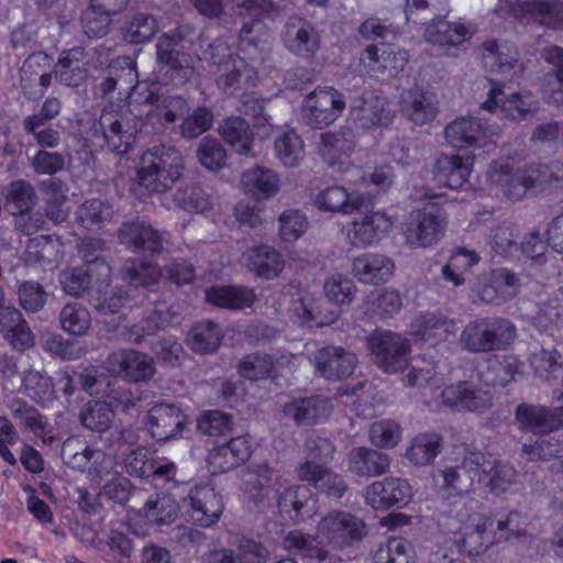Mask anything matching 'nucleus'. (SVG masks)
<instances>
[{
  "label": "nucleus",
  "instance_id": "obj_1",
  "mask_svg": "<svg viewBox=\"0 0 563 563\" xmlns=\"http://www.w3.org/2000/svg\"><path fill=\"white\" fill-rule=\"evenodd\" d=\"M195 33V26L186 23L163 32L157 37L155 62L158 73L175 86L187 84L195 74L194 57L180 49V46L189 42Z\"/></svg>",
  "mask_w": 563,
  "mask_h": 563
},
{
  "label": "nucleus",
  "instance_id": "obj_2",
  "mask_svg": "<svg viewBox=\"0 0 563 563\" xmlns=\"http://www.w3.org/2000/svg\"><path fill=\"white\" fill-rule=\"evenodd\" d=\"M517 334L511 321L504 318H478L470 321L460 334V345L471 353L505 351Z\"/></svg>",
  "mask_w": 563,
  "mask_h": 563
},
{
  "label": "nucleus",
  "instance_id": "obj_3",
  "mask_svg": "<svg viewBox=\"0 0 563 563\" xmlns=\"http://www.w3.org/2000/svg\"><path fill=\"white\" fill-rule=\"evenodd\" d=\"M184 169L181 153L172 146H154L141 158L137 175L140 184L155 192H163L180 178Z\"/></svg>",
  "mask_w": 563,
  "mask_h": 563
},
{
  "label": "nucleus",
  "instance_id": "obj_4",
  "mask_svg": "<svg viewBox=\"0 0 563 563\" xmlns=\"http://www.w3.org/2000/svg\"><path fill=\"white\" fill-rule=\"evenodd\" d=\"M365 536L364 521L347 511H330L317 526V538L336 549L353 547Z\"/></svg>",
  "mask_w": 563,
  "mask_h": 563
},
{
  "label": "nucleus",
  "instance_id": "obj_5",
  "mask_svg": "<svg viewBox=\"0 0 563 563\" xmlns=\"http://www.w3.org/2000/svg\"><path fill=\"white\" fill-rule=\"evenodd\" d=\"M374 363L385 373L394 374L409 365L410 343L399 333L374 331L367 339Z\"/></svg>",
  "mask_w": 563,
  "mask_h": 563
},
{
  "label": "nucleus",
  "instance_id": "obj_6",
  "mask_svg": "<svg viewBox=\"0 0 563 563\" xmlns=\"http://www.w3.org/2000/svg\"><path fill=\"white\" fill-rule=\"evenodd\" d=\"M344 96L333 87H318L301 103V118L312 129L332 124L345 109Z\"/></svg>",
  "mask_w": 563,
  "mask_h": 563
},
{
  "label": "nucleus",
  "instance_id": "obj_7",
  "mask_svg": "<svg viewBox=\"0 0 563 563\" xmlns=\"http://www.w3.org/2000/svg\"><path fill=\"white\" fill-rule=\"evenodd\" d=\"M486 470V456L479 451H471L455 465H444L438 471L442 478L440 489L446 496H463L473 490L475 478Z\"/></svg>",
  "mask_w": 563,
  "mask_h": 563
},
{
  "label": "nucleus",
  "instance_id": "obj_8",
  "mask_svg": "<svg viewBox=\"0 0 563 563\" xmlns=\"http://www.w3.org/2000/svg\"><path fill=\"white\" fill-rule=\"evenodd\" d=\"M108 373L132 384L148 383L156 374L154 358L134 349H120L104 361Z\"/></svg>",
  "mask_w": 563,
  "mask_h": 563
},
{
  "label": "nucleus",
  "instance_id": "obj_9",
  "mask_svg": "<svg viewBox=\"0 0 563 563\" xmlns=\"http://www.w3.org/2000/svg\"><path fill=\"white\" fill-rule=\"evenodd\" d=\"M498 133L475 117H460L444 129L446 142L454 148L486 147Z\"/></svg>",
  "mask_w": 563,
  "mask_h": 563
},
{
  "label": "nucleus",
  "instance_id": "obj_10",
  "mask_svg": "<svg viewBox=\"0 0 563 563\" xmlns=\"http://www.w3.org/2000/svg\"><path fill=\"white\" fill-rule=\"evenodd\" d=\"M358 217L352 221L346 238L355 247H367L377 243L393 227L391 220L382 211L374 210L371 198L369 208L366 211H356Z\"/></svg>",
  "mask_w": 563,
  "mask_h": 563
},
{
  "label": "nucleus",
  "instance_id": "obj_11",
  "mask_svg": "<svg viewBox=\"0 0 563 563\" xmlns=\"http://www.w3.org/2000/svg\"><path fill=\"white\" fill-rule=\"evenodd\" d=\"M528 176V165L515 166L508 158L493 162L487 170L490 184L512 200H521L528 191L533 190L532 185L526 181Z\"/></svg>",
  "mask_w": 563,
  "mask_h": 563
},
{
  "label": "nucleus",
  "instance_id": "obj_12",
  "mask_svg": "<svg viewBox=\"0 0 563 563\" xmlns=\"http://www.w3.org/2000/svg\"><path fill=\"white\" fill-rule=\"evenodd\" d=\"M445 227L444 210L434 203L426 205L417 211L406 232V241L415 246H429L442 238Z\"/></svg>",
  "mask_w": 563,
  "mask_h": 563
},
{
  "label": "nucleus",
  "instance_id": "obj_13",
  "mask_svg": "<svg viewBox=\"0 0 563 563\" xmlns=\"http://www.w3.org/2000/svg\"><path fill=\"white\" fill-rule=\"evenodd\" d=\"M350 115L356 128L368 130L389 124L394 112L386 97L366 91L354 101Z\"/></svg>",
  "mask_w": 563,
  "mask_h": 563
},
{
  "label": "nucleus",
  "instance_id": "obj_14",
  "mask_svg": "<svg viewBox=\"0 0 563 563\" xmlns=\"http://www.w3.org/2000/svg\"><path fill=\"white\" fill-rule=\"evenodd\" d=\"M102 139L108 148L118 155L126 153L139 129L115 109L106 107L98 121Z\"/></svg>",
  "mask_w": 563,
  "mask_h": 563
},
{
  "label": "nucleus",
  "instance_id": "obj_15",
  "mask_svg": "<svg viewBox=\"0 0 563 563\" xmlns=\"http://www.w3.org/2000/svg\"><path fill=\"white\" fill-rule=\"evenodd\" d=\"M186 423L187 416L178 406L156 402L147 411L145 426L153 439L167 441L180 434Z\"/></svg>",
  "mask_w": 563,
  "mask_h": 563
},
{
  "label": "nucleus",
  "instance_id": "obj_16",
  "mask_svg": "<svg viewBox=\"0 0 563 563\" xmlns=\"http://www.w3.org/2000/svg\"><path fill=\"white\" fill-rule=\"evenodd\" d=\"M119 240L133 252L159 254L164 243L168 241L166 231H158L144 221H131L121 225L118 231Z\"/></svg>",
  "mask_w": 563,
  "mask_h": 563
},
{
  "label": "nucleus",
  "instance_id": "obj_17",
  "mask_svg": "<svg viewBox=\"0 0 563 563\" xmlns=\"http://www.w3.org/2000/svg\"><path fill=\"white\" fill-rule=\"evenodd\" d=\"M313 364L321 377L328 380H341L353 374L357 357L343 346L327 345L317 350Z\"/></svg>",
  "mask_w": 563,
  "mask_h": 563
},
{
  "label": "nucleus",
  "instance_id": "obj_18",
  "mask_svg": "<svg viewBox=\"0 0 563 563\" xmlns=\"http://www.w3.org/2000/svg\"><path fill=\"white\" fill-rule=\"evenodd\" d=\"M313 203L323 212L351 216L356 211H366L371 205V196L347 192L341 186H330L316 195Z\"/></svg>",
  "mask_w": 563,
  "mask_h": 563
},
{
  "label": "nucleus",
  "instance_id": "obj_19",
  "mask_svg": "<svg viewBox=\"0 0 563 563\" xmlns=\"http://www.w3.org/2000/svg\"><path fill=\"white\" fill-rule=\"evenodd\" d=\"M515 419L519 429L533 433H545L563 428V407L548 408L522 402L517 406Z\"/></svg>",
  "mask_w": 563,
  "mask_h": 563
},
{
  "label": "nucleus",
  "instance_id": "obj_20",
  "mask_svg": "<svg viewBox=\"0 0 563 563\" xmlns=\"http://www.w3.org/2000/svg\"><path fill=\"white\" fill-rule=\"evenodd\" d=\"M411 495L409 483L396 477H386L383 481L374 482L364 490L366 504L374 509L400 508L407 505Z\"/></svg>",
  "mask_w": 563,
  "mask_h": 563
},
{
  "label": "nucleus",
  "instance_id": "obj_21",
  "mask_svg": "<svg viewBox=\"0 0 563 563\" xmlns=\"http://www.w3.org/2000/svg\"><path fill=\"white\" fill-rule=\"evenodd\" d=\"M185 503L189 519L202 527L216 523L223 511L221 497L208 485L191 488Z\"/></svg>",
  "mask_w": 563,
  "mask_h": 563
},
{
  "label": "nucleus",
  "instance_id": "obj_22",
  "mask_svg": "<svg viewBox=\"0 0 563 563\" xmlns=\"http://www.w3.org/2000/svg\"><path fill=\"white\" fill-rule=\"evenodd\" d=\"M487 522L488 519L482 514L467 515V520L454 533L453 544L460 554L473 556L485 552L492 543Z\"/></svg>",
  "mask_w": 563,
  "mask_h": 563
},
{
  "label": "nucleus",
  "instance_id": "obj_23",
  "mask_svg": "<svg viewBox=\"0 0 563 563\" xmlns=\"http://www.w3.org/2000/svg\"><path fill=\"white\" fill-rule=\"evenodd\" d=\"M446 407L457 411H484L490 408L493 397L489 391L477 388L467 382L450 385L442 390Z\"/></svg>",
  "mask_w": 563,
  "mask_h": 563
},
{
  "label": "nucleus",
  "instance_id": "obj_24",
  "mask_svg": "<svg viewBox=\"0 0 563 563\" xmlns=\"http://www.w3.org/2000/svg\"><path fill=\"white\" fill-rule=\"evenodd\" d=\"M296 475L299 481L310 483L330 498L340 499L349 489L341 475L312 461L297 465Z\"/></svg>",
  "mask_w": 563,
  "mask_h": 563
},
{
  "label": "nucleus",
  "instance_id": "obj_25",
  "mask_svg": "<svg viewBox=\"0 0 563 563\" xmlns=\"http://www.w3.org/2000/svg\"><path fill=\"white\" fill-rule=\"evenodd\" d=\"M176 312L165 301H157L152 310L146 311L143 318L131 325L119 328L120 335L132 343H139L145 335H153L173 322Z\"/></svg>",
  "mask_w": 563,
  "mask_h": 563
},
{
  "label": "nucleus",
  "instance_id": "obj_26",
  "mask_svg": "<svg viewBox=\"0 0 563 563\" xmlns=\"http://www.w3.org/2000/svg\"><path fill=\"white\" fill-rule=\"evenodd\" d=\"M283 41L289 52L301 57H311L319 48V36L313 25L300 16L287 21Z\"/></svg>",
  "mask_w": 563,
  "mask_h": 563
},
{
  "label": "nucleus",
  "instance_id": "obj_27",
  "mask_svg": "<svg viewBox=\"0 0 563 563\" xmlns=\"http://www.w3.org/2000/svg\"><path fill=\"white\" fill-rule=\"evenodd\" d=\"M332 411L330 400L321 395L295 398L286 402L283 412L297 424H313L327 419Z\"/></svg>",
  "mask_w": 563,
  "mask_h": 563
},
{
  "label": "nucleus",
  "instance_id": "obj_28",
  "mask_svg": "<svg viewBox=\"0 0 563 563\" xmlns=\"http://www.w3.org/2000/svg\"><path fill=\"white\" fill-rule=\"evenodd\" d=\"M318 153L323 161L335 172L344 173L347 169L346 158L355 148L352 133L325 132L319 136Z\"/></svg>",
  "mask_w": 563,
  "mask_h": 563
},
{
  "label": "nucleus",
  "instance_id": "obj_29",
  "mask_svg": "<svg viewBox=\"0 0 563 563\" xmlns=\"http://www.w3.org/2000/svg\"><path fill=\"white\" fill-rule=\"evenodd\" d=\"M509 13L517 19L533 20L549 27L563 26V4L542 0H519L509 8Z\"/></svg>",
  "mask_w": 563,
  "mask_h": 563
},
{
  "label": "nucleus",
  "instance_id": "obj_30",
  "mask_svg": "<svg viewBox=\"0 0 563 563\" xmlns=\"http://www.w3.org/2000/svg\"><path fill=\"white\" fill-rule=\"evenodd\" d=\"M482 49L483 62L490 71L507 77H514V75L521 71L519 52L515 45L492 40L486 41L482 45Z\"/></svg>",
  "mask_w": 563,
  "mask_h": 563
},
{
  "label": "nucleus",
  "instance_id": "obj_31",
  "mask_svg": "<svg viewBox=\"0 0 563 563\" xmlns=\"http://www.w3.org/2000/svg\"><path fill=\"white\" fill-rule=\"evenodd\" d=\"M394 269L393 260L379 253H365L352 261L353 275L364 284L385 283Z\"/></svg>",
  "mask_w": 563,
  "mask_h": 563
},
{
  "label": "nucleus",
  "instance_id": "obj_32",
  "mask_svg": "<svg viewBox=\"0 0 563 563\" xmlns=\"http://www.w3.org/2000/svg\"><path fill=\"white\" fill-rule=\"evenodd\" d=\"M243 256L247 268L257 277L267 280L278 277L285 266L282 253L266 244L246 250Z\"/></svg>",
  "mask_w": 563,
  "mask_h": 563
},
{
  "label": "nucleus",
  "instance_id": "obj_33",
  "mask_svg": "<svg viewBox=\"0 0 563 563\" xmlns=\"http://www.w3.org/2000/svg\"><path fill=\"white\" fill-rule=\"evenodd\" d=\"M257 73L245 59L236 57L222 67L216 82L227 95H234L255 86Z\"/></svg>",
  "mask_w": 563,
  "mask_h": 563
},
{
  "label": "nucleus",
  "instance_id": "obj_34",
  "mask_svg": "<svg viewBox=\"0 0 563 563\" xmlns=\"http://www.w3.org/2000/svg\"><path fill=\"white\" fill-rule=\"evenodd\" d=\"M158 96L147 86H134L126 103L117 111L133 123L139 130L144 121L154 118V107Z\"/></svg>",
  "mask_w": 563,
  "mask_h": 563
},
{
  "label": "nucleus",
  "instance_id": "obj_35",
  "mask_svg": "<svg viewBox=\"0 0 563 563\" xmlns=\"http://www.w3.org/2000/svg\"><path fill=\"white\" fill-rule=\"evenodd\" d=\"M242 190L257 201L275 196L280 187V179L276 172L266 167H253L241 176Z\"/></svg>",
  "mask_w": 563,
  "mask_h": 563
},
{
  "label": "nucleus",
  "instance_id": "obj_36",
  "mask_svg": "<svg viewBox=\"0 0 563 563\" xmlns=\"http://www.w3.org/2000/svg\"><path fill=\"white\" fill-rule=\"evenodd\" d=\"M349 470L358 475L374 477L386 473L390 466L387 454L369 448H354L347 455Z\"/></svg>",
  "mask_w": 563,
  "mask_h": 563
},
{
  "label": "nucleus",
  "instance_id": "obj_37",
  "mask_svg": "<svg viewBox=\"0 0 563 563\" xmlns=\"http://www.w3.org/2000/svg\"><path fill=\"white\" fill-rule=\"evenodd\" d=\"M85 56V49L79 46L63 51L53 69L56 80L68 87H78L87 75Z\"/></svg>",
  "mask_w": 563,
  "mask_h": 563
},
{
  "label": "nucleus",
  "instance_id": "obj_38",
  "mask_svg": "<svg viewBox=\"0 0 563 563\" xmlns=\"http://www.w3.org/2000/svg\"><path fill=\"white\" fill-rule=\"evenodd\" d=\"M519 288L518 275L506 268H500L493 272L489 283L481 291V298L487 303L500 305L512 299Z\"/></svg>",
  "mask_w": 563,
  "mask_h": 563
},
{
  "label": "nucleus",
  "instance_id": "obj_39",
  "mask_svg": "<svg viewBox=\"0 0 563 563\" xmlns=\"http://www.w3.org/2000/svg\"><path fill=\"white\" fill-rule=\"evenodd\" d=\"M278 507L284 512H294L296 519L311 518L317 512V500L306 485H294L286 488L277 499Z\"/></svg>",
  "mask_w": 563,
  "mask_h": 563
},
{
  "label": "nucleus",
  "instance_id": "obj_40",
  "mask_svg": "<svg viewBox=\"0 0 563 563\" xmlns=\"http://www.w3.org/2000/svg\"><path fill=\"white\" fill-rule=\"evenodd\" d=\"M0 331L13 347H27L33 343L32 331L16 308H2L0 311Z\"/></svg>",
  "mask_w": 563,
  "mask_h": 563
},
{
  "label": "nucleus",
  "instance_id": "obj_41",
  "mask_svg": "<svg viewBox=\"0 0 563 563\" xmlns=\"http://www.w3.org/2000/svg\"><path fill=\"white\" fill-rule=\"evenodd\" d=\"M470 173V164L459 155L441 154L434 164V176L445 187H462L467 181Z\"/></svg>",
  "mask_w": 563,
  "mask_h": 563
},
{
  "label": "nucleus",
  "instance_id": "obj_42",
  "mask_svg": "<svg viewBox=\"0 0 563 563\" xmlns=\"http://www.w3.org/2000/svg\"><path fill=\"white\" fill-rule=\"evenodd\" d=\"M454 322L442 314L424 313L416 319L415 334L430 345L446 341L454 332Z\"/></svg>",
  "mask_w": 563,
  "mask_h": 563
},
{
  "label": "nucleus",
  "instance_id": "obj_43",
  "mask_svg": "<svg viewBox=\"0 0 563 563\" xmlns=\"http://www.w3.org/2000/svg\"><path fill=\"white\" fill-rule=\"evenodd\" d=\"M442 437L435 432L417 434L406 449V459L416 466L431 464L442 450Z\"/></svg>",
  "mask_w": 563,
  "mask_h": 563
},
{
  "label": "nucleus",
  "instance_id": "obj_44",
  "mask_svg": "<svg viewBox=\"0 0 563 563\" xmlns=\"http://www.w3.org/2000/svg\"><path fill=\"white\" fill-rule=\"evenodd\" d=\"M157 19L147 12H134L124 21L121 32L124 41L131 44H145L158 32Z\"/></svg>",
  "mask_w": 563,
  "mask_h": 563
},
{
  "label": "nucleus",
  "instance_id": "obj_45",
  "mask_svg": "<svg viewBox=\"0 0 563 563\" xmlns=\"http://www.w3.org/2000/svg\"><path fill=\"white\" fill-rule=\"evenodd\" d=\"M206 298L208 302L228 309L251 307L256 300L252 289L235 286L212 287L207 291Z\"/></svg>",
  "mask_w": 563,
  "mask_h": 563
},
{
  "label": "nucleus",
  "instance_id": "obj_46",
  "mask_svg": "<svg viewBox=\"0 0 563 563\" xmlns=\"http://www.w3.org/2000/svg\"><path fill=\"white\" fill-rule=\"evenodd\" d=\"M402 113L415 124H426L430 122L437 114V109L431 98L422 90H409L402 97Z\"/></svg>",
  "mask_w": 563,
  "mask_h": 563
},
{
  "label": "nucleus",
  "instance_id": "obj_47",
  "mask_svg": "<svg viewBox=\"0 0 563 563\" xmlns=\"http://www.w3.org/2000/svg\"><path fill=\"white\" fill-rule=\"evenodd\" d=\"M222 332L220 327L210 321H201L195 324L187 336L188 345L197 353H213L220 346Z\"/></svg>",
  "mask_w": 563,
  "mask_h": 563
},
{
  "label": "nucleus",
  "instance_id": "obj_48",
  "mask_svg": "<svg viewBox=\"0 0 563 563\" xmlns=\"http://www.w3.org/2000/svg\"><path fill=\"white\" fill-rule=\"evenodd\" d=\"M470 35L471 31L465 25L441 19L429 24L424 32L427 41L439 45H459Z\"/></svg>",
  "mask_w": 563,
  "mask_h": 563
},
{
  "label": "nucleus",
  "instance_id": "obj_49",
  "mask_svg": "<svg viewBox=\"0 0 563 563\" xmlns=\"http://www.w3.org/2000/svg\"><path fill=\"white\" fill-rule=\"evenodd\" d=\"M541 57L553 66L547 77L545 93L556 104L563 103V48L548 46L541 51Z\"/></svg>",
  "mask_w": 563,
  "mask_h": 563
},
{
  "label": "nucleus",
  "instance_id": "obj_50",
  "mask_svg": "<svg viewBox=\"0 0 563 563\" xmlns=\"http://www.w3.org/2000/svg\"><path fill=\"white\" fill-rule=\"evenodd\" d=\"M220 133L223 140L230 144L239 154L251 153L253 136L249 123L240 117H231L221 123Z\"/></svg>",
  "mask_w": 563,
  "mask_h": 563
},
{
  "label": "nucleus",
  "instance_id": "obj_51",
  "mask_svg": "<svg viewBox=\"0 0 563 563\" xmlns=\"http://www.w3.org/2000/svg\"><path fill=\"white\" fill-rule=\"evenodd\" d=\"M274 150L285 166H297L305 157L303 142L294 130L280 133L274 141Z\"/></svg>",
  "mask_w": 563,
  "mask_h": 563
},
{
  "label": "nucleus",
  "instance_id": "obj_52",
  "mask_svg": "<svg viewBox=\"0 0 563 563\" xmlns=\"http://www.w3.org/2000/svg\"><path fill=\"white\" fill-rule=\"evenodd\" d=\"M143 511L147 523L163 526L176 519L178 506L170 496L157 495L155 499L146 501Z\"/></svg>",
  "mask_w": 563,
  "mask_h": 563
},
{
  "label": "nucleus",
  "instance_id": "obj_53",
  "mask_svg": "<svg viewBox=\"0 0 563 563\" xmlns=\"http://www.w3.org/2000/svg\"><path fill=\"white\" fill-rule=\"evenodd\" d=\"M59 323L64 331L74 335H82L90 328V312L81 303H67L60 310Z\"/></svg>",
  "mask_w": 563,
  "mask_h": 563
},
{
  "label": "nucleus",
  "instance_id": "obj_54",
  "mask_svg": "<svg viewBox=\"0 0 563 563\" xmlns=\"http://www.w3.org/2000/svg\"><path fill=\"white\" fill-rule=\"evenodd\" d=\"M161 271L156 265L146 262H132L122 269L123 279L132 287H150L161 279Z\"/></svg>",
  "mask_w": 563,
  "mask_h": 563
},
{
  "label": "nucleus",
  "instance_id": "obj_55",
  "mask_svg": "<svg viewBox=\"0 0 563 563\" xmlns=\"http://www.w3.org/2000/svg\"><path fill=\"white\" fill-rule=\"evenodd\" d=\"M402 429L393 419H382L373 422L369 428V441L382 449H393L401 441Z\"/></svg>",
  "mask_w": 563,
  "mask_h": 563
},
{
  "label": "nucleus",
  "instance_id": "obj_56",
  "mask_svg": "<svg viewBox=\"0 0 563 563\" xmlns=\"http://www.w3.org/2000/svg\"><path fill=\"white\" fill-rule=\"evenodd\" d=\"M113 412L106 401L93 400L88 402L80 412L82 424L92 431H106L112 421Z\"/></svg>",
  "mask_w": 563,
  "mask_h": 563
},
{
  "label": "nucleus",
  "instance_id": "obj_57",
  "mask_svg": "<svg viewBox=\"0 0 563 563\" xmlns=\"http://www.w3.org/2000/svg\"><path fill=\"white\" fill-rule=\"evenodd\" d=\"M309 221L298 209H286L278 217V234L284 242H294L307 231Z\"/></svg>",
  "mask_w": 563,
  "mask_h": 563
},
{
  "label": "nucleus",
  "instance_id": "obj_58",
  "mask_svg": "<svg viewBox=\"0 0 563 563\" xmlns=\"http://www.w3.org/2000/svg\"><path fill=\"white\" fill-rule=\"evenodd\" d=\"M412 545L405 539L391 538L374 553V563H409Z\"/></svg>",
  "mask_w": 563,
  "mask_h": 563
},
{
  "label": "nucleus",
  "instance_id": "obj_59",
  "mask_svg": "<svg viewBox=\"0 0 563 563\" xmlns=\"http://www.w3.org/2000/svg\"><path fill=\"white\" fill-rule=\"evenodd\" d=\"M529 176L526 179L533 190H544L563 179V164L555 162L545 164H529Z\"/></svg>",
  "mask_w": 563,
  "mask_h": 563
},
{
  "label": "nucleus",
  "instance_id": "obj_60",
  "mask_svg": "<svg viewBox=\"0 0 563 563\" xmlns=\"http://www.w3.org/2000/svg\"><path fill=\"white\" fill-rule=\"evenodd\" d=\"M7 203L14 210H32L37 202V196L32 184L18 179L9 184L5 194Z\"/></svg>",
  "mask_w": 563,
  "mask_h": 563
},
{
  "label": "nucleus",
  "instance_id": "obj_61",
  "mask_svg": "<svg viewBox=\"0 0 563 563\" xmlns=\"http://www.w3.org/2000/svg\"><path fill=\"white\" fill-rule=\"evenodd\" d=\"M538 109L539 102L531 95L511 93L500 104L501 112L511 120H525Z\"/></svg>",
  "mask_w": 563,
  "mask_h": 563
},
{
  "label": "nucleus",
  "instance_id": "obj_62",
  "mask_svg": "<svg viewBox=\"0 0 563 563\" xmlns=\"http://www.w3.org/2000/svg\"><path fill=\"white\" fill-rule=\"evenodd\" d=\"M76 220L86 229L95 227L110 220L112 216L111 207L99 199H91L78 207Z\"/></svg>",
  "mask_w": 563,
  "mask_h": 563
},
{
  "label": "nucleus",
  "instance_id": "obj_63",
  "mask_svg": "<svg viewBox=\"0 0 563 563\" xmlns=\"http://www.w3.org/2000/svg\"><path fill=\"white\" fill-rule=\"evenodd\" d=\"M189 111V106L186 99L180 96H165L158 98L154 107V118L162 124H173L180 117Z\"/></svg>",
  "mask_w": 563,
  "mask_h": 563
},
{
  "label": "nucleus",
  "instance_id": "obj_64",
  "mask_svg": "<svg viewBox=\"0 0 563 563\" xmlns=\"http://www.w3.org/2000/svg\"><path fill=\"white\" fill-rule=\"evenodd\" d=\"M197 158L206 168L218 170L225 164L227 152L220 141L207 136L198 145Z\"/></svg>",
  "mask_w": 563,
  "mask_h": 563
}]
</instances>
